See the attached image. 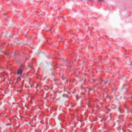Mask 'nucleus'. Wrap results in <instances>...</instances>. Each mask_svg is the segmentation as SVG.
Here are the masks:
<instances>
[{
	"instance_id": "nucleus-1",
	"label": "nucleus",
	"mask_w": 132,
	"mask_h": 132,
	"mask_svg": "<svg viewBox=\"0 0 132 132\" xmlns=\"http://www.w3.org/2000/svg\"><path fill=\"white\" fill-rule=\"evenodd\" d=\"M22 72V70L21 69H19L17 71V74L18 75H21Z\"/></svg>"
},
{
	"instance_id": "nucleus-2",
	"label": "nucleus",
	"mask_w": 132,
	"mask_h": 132,
	"mask_svg": "<svg viewBox=\"0 0 132 132\" xmlns=\"http://www.w3.org/2000/svg\"><path fill=\"white\" fill-rule=\"evenodd\" d=\"M106 81L103 82V83H104V84H107L108 83V82L110 81L109 80H106Z\"/></svg>"
},
{
	"instance_id": "nucleus-3",
	"label": "nucleus",
	"mask_w": 132,
	"mask_h": 132,
	"mask_svg": "<svg viewBox=\"0 0 132 132\" xmlns=\"http://www.w3.org/2000/svg\"><path fill=\"white\" fill-rule=\"evenodd\" d=\"M53 56H52L51 55H49V56H48L47 57V58L48 59H52L53 58Z\"/></svg>"
},
{
	"instance_id": "nucleus-4",
	"label": "nucleus",
	"mask_w": 132,
	"mask_h": 132,
	"mask_svg": "<svg viewBox=\"0 0 132 132\" xmlns=\"http://www.w3.org/2000/svg\"><path fill=\"white\" fill-rule=\"evenodd\" d=\"M118 110L120 113H123V111H121L119 108H118Z\"/></svg>"
},
{
	"instance_id": "nucleus-5",
	"label": "nucleus",
	"mask_w": 132,
	"mask_h": 132,
	"mask_svg": "<svg viewBox=\"0 0 132 132\" xmlns=\"http://www.w3.org/2000/svg\"><path fill=\"white\" fill-rule=\"evenodd\" d=\"M29 124V123L28 122V121H27L25 120V124Z\"/></svg>"
},
{
	"instance_id": "nucleus-6",
	"label": "nucleus",
	"mask_w": 132,
	"mask_h": 132,
	"mask_svg": "<svg viewBox=\"0 0 132 132\" xmlns=\"http://www.w3.org/2000/svg\"><path fill=\"white\" fill-rule=\"evenodd\" d=\"M25 37H26L27 38V39H28V38H29V37L28 35L26 36V35H25Z\"/></svg>"
},
{
	"instance_id": "nucleus-7",
	"label": "nucleus",
	"mask_w": 132,
	"mask_h": 132,
	"mask_svg": "<svg viewBox=\"0 0 132 132\" xmlns=\"http://www.w3.org/2000/svg\"><path fill=\"white\" fill-rule=\"evenodd\" d=\"M28 67L29 68H31V66H30V65H28Z\"/></svg>"
},
{
	"instance_id": "nucleus-8",
	"label": "nucleus",
	"mask_w": 132,
	"mask_h": 132,
	"mask_svg": "<svg viewBox=\"0 0 132 132\" xmlns=\"http://www.w3.org/2000/svg\"><path fill=\"white\" fill-rule=\"evenodd\" d=\"M123 56H124V57H127V55H124Z\"/></svg>"
},
{
	"instance_id": "nucleus-9",
	"label": "nucleus",
	"mask_w": 132,
	"mask_h": 132,
	"mask_svg": "<svg viewBox=\"0 0 132 132\" xmlns=\"http://www.w3.org/2000/svg\"><path fill=\"white\" fill-rule=\"evenodd\" d=\"M26 59L27 60H29L28 59H26V58L25 57V61H26Z\"/></svg>"
},
{
	"instance_id": "nucleus-10",
	"label": "nucleus",
	"mask_w": 132,
	"mask_h": 132,
	"mask_svg": "<svg viewBox=\"0 0 132 132\" xmlns=\"http://www.w3.org/2000/svg\"><path fill=\"white\" fill-rule=\"evenodd\" d=\"M5 55H9V54L7 53L6 54H5Z\"/></svg>"
},
{
	"instance_id": "nucleus-11",
	"label": "nucleus",
	"mask_w": 132,
	"mask_h": 132,
	"mask_svg": "<svg viewBox=\"0 0 132 132\" xmlns=\"http://www.w3.org/2000/svg\"><path fill=\"white\" fill-rule=\"evenodd\" d=\"M25 108H26L27 109H28V108H27V106H25Z\"/></svg>"
},
{
	"instance_id": "nucleus-12",
	"label": "nucleus",
	"mask_w": 132,
	"mask_h": 132,
	"mask_svg": "<svg viewBox=\"0 0 132 132\" xmlns=\"http://www.w3.org/2000/svg\"><path fill=\"white\" fill-rule=\"evenodd\" d=\"M27 83H28V84H30V82H28V81H27Z\"/></svg>"
},
{
	"instance_id": "nucleus-13",
	"label": "nucleus",
	"mask_w": 132,
	"mask_h": 132,
	"mask_svg": "<svg viewBox=\"0 0 132 132\" xmlns=\"http://www.w3.org/2000/svg\"><path fill=\"white\" fill-rule=\"evenodd\" d=\"M27 114H26V113L25 112V116H27Z\"/></svg>"
},
{
	"instance_id": "nucleus-14",
	"label": "nucleus",
	"mask_w": 132,
	"mask_h": 132,
	"mask_svg": "<svg viewBox=\"0 0 132 132\" xmlns=\"http://www.w3.org/2000/svg\"><path fill=\"white\" fill-rule=\"evenodd\" d=\"M127 112V113H129V111H128Z\"/></svg>"
},
{
	"instance_id": "nucleus-15",
	"label": "nucleus",
	"mask_w": 132,
	"mask_h": 132,
	"mask_svg": "<svg viewBox=\"0 0 132 132\" xmlns=\"http://www.w3.org/2000/svg\"><path fill=\"white\" fill-rule=\"evenodd\" d=\"M100 0V1H103V0Z\"/></svg>"
},
{
	"instance_id": "nucleus-16",
	"label": "nucleus",
	"mask_w": 132,
	"mask_h": 132,
	"mask_svg": "<svg viewBox=\"0 0 132 132\" xmlns=\"http://www.w3.org/2000/svg\"><path fill=\"white\" fill-rule=\"evenodd\" d=\"M5 14L4 13H3V15H4Z\"/></svg>"
},
{
	"instance_id": "nucleus-17",
	"label": "nucleus",
	"mask_w": 132,
	"mask_h": 132,
	"mask_svg": "<svg viewBox=\"0 0 132 132\" xmlns=\"http://www.w3.org/2000/svg\"><path fill=\"white\" fill-rule=\"evenodd\" d=\"M130 112L132 114V112L131 111H130Z\"/></svg>"
},
{
	"instance_id": "nucleus-18",
	"label": "nucleus",
	"mask_w": 132,
	"mask_h": 132,
	"mask_svg": "<svg viewBox=\"0 0 132 132\" xmlns=\"http://www.w3.org/2000/svg\"><path fill=\"white\" fill-rule=\"evenodd\" d=\"M93 90V89H91V90Z\"/></svg>"
},
{
	"instance_id": "nucleus-19",
	"label": "nucleus",
	"mask_w": 132,
	"mask_h": 132,
	"mask_svg": "<svg viewBox=\"0 0 132 132\" xmlns=\"http://www.w3.org/2000/svg\"><path fill=\"white\" fill-rule=\"evenodd\" d=\"M63 21H64V20H63Z\"/></svg>"
},
{
	"instance_id": "nucleus-20",
	"label": "nucleus",
	"mask_w": 132,
	"mask_h": 132,
	"mask_svg": "<svg viewBox=\"0 0 132 132\" xmlns=\"http://www.w3.org/2000/svg\"><path fill=\"white\" fill-rule=\"evenodd\" d=\"M102 120H101V121H101V122H102Z\"/></svg>"
},
{
	"instance_id": "nucleus-21",
	"label": "nucleus",
	"mask_w": 132,
	"mask_h": 132,
	"mask_svg": "<svg viewBox=\"0 0 132 132\" xmlns=\"http://www.w3.org/2000/svg\"><path fill=\"white\" fill-rule=\"evenodd\" d=\"M103 81H104V80H103L102 81V82H103Z\"/></svg>"
},
{
	"instance_id": "nucleus-22",
	"label": "nucleus",
	"mask_w": 132,
	"mask_h": 132,
	"mask_svg": "<svg viewBox=\"0 0 132 132\" xmlns=\"http://www.w3.org/2000/svg\"><path fill=\"white\" fill-rule=\"evenodd\" d=\"M10 121H11L10 120Z\"/></svg>"
},
{
	"instance_id": "nucleus-23",
	"label": "nucleus",
	"mask_w": 132,
	"mask_h": 132,
	"mask_svg": "<svg viewBox=\"0 0 132 132\" xmlns=\"http://www.w3.org/2000/svg\"><path fill=\"white\" fill-rule=\"evenodd\" d=\"M38 53V54H39V53Z\"/></svg>"
},
{
	"instance_id": "nucleus-24",
	"label": "nucleus",
	"mask_w": 132,
	"mask_h": 132,
	"mask_svg": "<svg viewBox=\"0 0 132 132\" xmlns=\"http://www.w3.org/2000/svg\"><path fill=\"white\" fill-rule=\"evenodd\" d=\"M25 88H26V86H25Z\"/></svg>"
},
{
	"instance_id": "nucleus-25",
	"label": "nucleus",
	"mask_w": 132,
	"mask_h": 132,
	"mask_svg": "<svg viewBox=\"0 0 132 132\" xmlns=\"http://www.w3.org/2000/svg\"><path fill=\"white\" fill-rule=\"evenodd\" d=\"M25 130H26V128H25Z\"/></svg>"
}]
</instances>
